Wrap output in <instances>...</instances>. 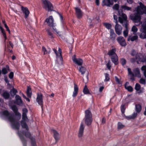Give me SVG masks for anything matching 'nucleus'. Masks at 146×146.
<instances>
[{"label": "nucleus", "mask_w": 146, "mask_h": 146, "mask_svg": "<svg viewBox=\"0 0 146 146\" xmlns=\"http://www.w3.org/2000/svg\"><path fill=\"white\" fill-rule=\"evenodd\" d=\"M36 101L41 106L42 109L43 107V102L42 100V95L41 93H38L36 99Z\"/></svg>", "instance_id": "f8f14e48"}, {"label": "nucleus", "mask_w": 146, "mask_h": 146, "mask_svg": "<svg viewBox=\"0 0 146 146\" xmlns=\"http://www.w3.org/2000/svg\"><path fill=\"white\" fill-rule=\"evenodd\" d=\"M124 127V125L122 124L120 122H118L117 124V128L119 129L123 128Z\"/></svg>", "instance_id": "ea45409f"}, {"label": "nucleus", "mask_w": 146, "mask_h": 146, "mask_svg": "<svg viewBox=\"0 0 146 146\" xmlns=\"http://www.w3.org/2000/svg\"><path fill=\"white\" fill-rule=\"evenodd\" d=\"M130 76V79L132 82L135 80L134 76L135 75L133 73L129 74Z\"/></svg>", "instance_id": "09e8293b"}, {"label": "nucleus", "mask_w": 146, "mask_h": 146, "mask_svg": "<svg viewBox=\"0 0 146 146\" xmlns=\"http://www.w3.org/2000/svg\"><path fill=\"white\" fill-rule=\"evenodd\" d=\"M14 76V73L13 72H11L9 74V77L10 79H12Z\"/></svg>", "instance_id": "13d9d810"}, {"label": "nucleus", "mask_w": 146, "mask_h": 146, "mask_svg": "<svg viewBox=\"0 0 146 146\" xmlns=\"http://www.w3.org/2000/svg\"><path fill=\"white\" fill-rule=\"evenodd\" d=\"M76 11V14L78 19H81L82 16V11L78 7L75 8Z\"/></svg>", "instance_id": "6ab92c4d"}, {"label": "nucleus", "mask_w": 146, "mask_h": 146, "mask_svg": "<svg viewBox=\"0 0 146 146\" xmlns=\"http://www.w3.org/2000/svg\"><path fill=\"white\" fill-rule=\"evenodd\" d=\"M122 27L121 26L117 23L116 24L115 26V31L117 34L119 35L121 33Z\"/></svg>", "instance_id": "dca6fc26"}, {"label": "nucleus", "mask_w": 146, "mask_h": 146, "mask_svg": "<svg viewBox=\"0 0 146 146\" xmlns=\"http://www.w3.org/2000/svg\"><path fill=\"white\" fill-rule=\"evenodd\" d=\"M59 15L60 16V20L61 21V23H62V25H63L64 23H63V17L60 14H59Z\"/></svg>", "instance_id": "69168bd1"}, {"label": "nucleus", "mask_w": 146, "mask_h": 146, "mask_svg": "<svg viewBox=\"0 0 146 146\" xmlns=\"http://www.w3.org/2000/svg\"><path fill=\"white\" fill-rule=\"evenodd\" d=\"M121 24H122V25L124 26L125 28V30L123 32V34L124 36L126 37L128 36V21L124 22L123 23Z\"/></svg>", "instance_id": "2eb2a0df"}, {"label": "nucleus", "mask_w": 146, "mask_h": 146, "mask_svg": "<svg viewBox=\"0 0 146 146\" xmlns=\"http://www.w3.org/2000/svg\"><path fill=\"white\" fill-rule=\"evenodd\" d=\"M8 70L10 71V70L9 66V65H6V68H4L2 69L1 72L2 74L5 75L6 74L8 73Z\"/></svg>", "instance_id": "bb28decb"}, {"label": "nucleus", "mask_w": 146, "mask_h": 146, "mask_svg": "<svg viewBox=\"0 0 146 146\" xmlns=\"http://www.w3.org/2000/svg\"><path fill=\"white\" fill-rule=\"evenodd\" d=\"M132 31L133 32L134 34H135L138 30L137 28L135 26H133L131 29Z\"/></svg>", "instance_id": "37998d69"}, {"label": "nucleus", "mask_w": 146, "mask_h": 146, "mask_svg": "<svg viewBox=\"0 0 146 146\" xmlns=\"http://www.w3.org/2000/svg\"><path fill=\"white\" fill-rule=\"evenodd\" d=\"M140 29L141 33L139 35V37L143 39L146 38V22H144L141 25Z\"/></svg>", "instance_id": "6e6552de"}, {"label": "nucleus", "mask_w": 146, "mask_h": 146, "mask_svg": "<svg viewBox=\"0 0 146 146\" xmlns=\"http://www.w3.org/2000/svg\"><path fill=\"white\" fill-rule=\"evenodd\" d=\"M136 12V13L131 14L130 17L134 23H138L140 22L141 19V15L143 14H146V6H145L142 3L140 2L139 6L137 7Z\"/></svg>", "instance_id": "f257e3e1"}, {"label": "nucleus", "mask_w": 146, "mask_h": 146, "mask_svg": "<svg viewBox=\"0 0 146 146\" xmlns=\"http://www.w3.org/2000/svg\"><path fill=\"white\" fill-rule=\"evenodd\" d=\"M22 115H27L28 110L26 108H23L22 110Z\"/></svg>", "instance_id": "8fccbe9b"}, {"label": "nucleus", "mask_w": 146, "mask_h": 146, "mask_svg": "<svg viewBox=\"0 0 146 146\" xmlns=\"http://www.w3.org/2000/svg\"><path fill=\"white\" fill-rule=\"evenodd\" d=\"M141 69L142 71H144V76L146 77V64L145 65H143L141 67Z\"/></svg>", "instance_id": "58836bf2"}, {"label": "nucleus", "mask_w": 146, "mask_h": 146, "mask_svg": "<svg viewBox=\"0 0 146 146\" xmlns=\"http://www.w3.org/2000/svg\"><path fill=\"white\" fill-rule=\"evenodd\" d=\"M117 40L120 46L124 47L126 46L127 44L123 36H119L118 37L117 39Z\"/></svg>", "instance_id": "9b49d317"}, {"label": "nucleus", "mask_w": 146, "mask_h": 146, "mask_svg": "<svg viewBox=\"0 0 146 146\" xmlns=\"http://www.w3.org/2000/svg\"><path fill=\"white\" fill-rule=\"evenodd\" d=\"M134 74L135 76L139 78H141V76L140 74L139 69L138 68L134 69L133 70Z\"/></svg>", "instance_id": "b1692460"}, {"label": "nucleus", "mask_w": 146, "mask_h": 146, "mask_svg": "<svg viewBox=\"0 0 146 146\" xmlns=\"http://www.w3.org/2000/svg\"><path fill=\"white\" fill-rule=\"evenodd\" d=\"M22 133L25 135V136L29 138L31 141V144L32 146H36V143L35 138L31 136L30 133L28 131H23Z\"/></svg>", "instance_id": "1a4fd4ad"}, {"label": "nucleus", "mask_w": 146, "mask_h": 146, "mask_svg": "<svg viewBox=\"0 0 146 146\" xmlns=\"http://www.w3.org/2000/svg\"><path fill=\"white\" fill-rule=\"evenodd\" d=\"M121 62L123 66H124L126 63V60L124 58H122L121 59Z\"/></svg>", "instance_id": "3c124183"}, {"label": "nucleus", "mask_w": 146, "mask_h": 146, "mask_svg": "<svg viewBox=\"0 0 146 146\" xmlns=\"http://www.w3.org/2000/svg\"><path fill=\"white\" fill-rule=\"evenodd\" d=\"M21 125L23 128H25L27 131L29 130V128L25 122L22 121L21 122Z\"/></svg>", "instance_id": "473e14b6"}, {"label": "nucleus", "mask_w": 146, "mask_h": 146, "mask_svg": "<svg viewBox=\"0 0 146 146\" xmlns=\"http://www.w3.org/2000/svg\"><path fill=\"white\" fill-rule=\"evenodd\" d=\"M83 92L84 94H89L90 93L89 90L87 88V86L86 85H85L84 86L83 90Z\"/></svg>", "instance_id": "c9c22d12"}, {"label": "nucleus", "mask_w": 146, "mask_h": 146, "mask_svg": "<svg viewBox=\"0 0 146 146\" xmlns=\"http://www.w3.org/2000/svg\"><path fill=\"white\" fill-rule=\"evenodd\" d=\"M11 109L16 115L17 116L20 118L21 117V113L18 112V109L15 105H13L11 107Z\"/></svg>", "instance_id": "f3484780"}, {"label": "nucleus", "mask_w": 146, "mask_h": 146, "mask_svg": "<svg viewBox=\"0 0 146 146\" xmlns=\"http://www.w3.org/2000/svg\"><path fill=\"white\" fill-rule=\"evenodd\" d=\"M137 62V64H139V62H145L146 64V56H143L141 54H137L135 56Z\"/></svg>", "instance_id": "9d476101"}, {"label": "nucleus", "mask_w": 146, "mask_h": 146, "mask_svg": "<svg viewBox=\"0 0 146 146\" xmlns=\"http://www.w3.org/2000/svg\"><path fill=\"white\" fill-rule=\"evenodd\" d=\"M53 133V136L55 140V143L58 141L60 139V135L59 133L55 130H52Z\"/></svg>", "instance_id": "aec40b11"}, {"label": "nucleus", "mask_w": 146, "mask_h": 146, "mask_svg": "<svg viewBox=\"0 0 146 146\" xmlns=\"http://www.w3.org/2000/svg\"><path fill=\"white\" fill-rule=\"evenodd\" d=\"M116 49L112 48L109 50L108 54L110 57L112 62L115 64L117 65L118 63V57L115 52Z\"/></svg>", "instance_id": "7ed1b4c3"}, {"label": "nucleus", "mask_w": 146, "mask_h": 146, "mask_svg": "<svg viewBox=\"0 0 146 146\" xmlns=\"http://www.w3.org/2000/svg\"><path fill=\"white\" fill-rule=\"evenodd\" d=\"M139 82L141 84H146L145 80L143 78H141L139 80Z\"/></svg>", "instance_id": "5fc2aeb1"}, {"label": "nucleus", "mask_w": 146, "mask_h": 146, "mask_svg": "<svg viewBox=\"0 0 146 146\" xmlns=\"http://www.w3.org/2000/svg\"><path fill=\"white\" fill-rule=\"evenodd\" d=\"M58 51L59 52L60 56V60H62L63 58L62 56V51L61 49L60 48H59Z\"/></svg>", "instance_id": "680f3d73"}, {"label": "nucleus", "mask_w": 146, "mask_h": 146, "mask_svg": "<svg viewBox=\"0 0 146 146\" xmlns=\"http://www.w3.org/2000/svg\"><path fill=\"white\" fill-rule=\"evenodd\" d=\"M141 106L140 104H138L135 105V110L136 112L139 113L141 111Z\"/></svg>", "instance_id": "cd10ccee"}, {"label": "nucleus", "mask_w": 146, "mask_h": 146, "mask_svg": "<svg viewBox=\"0 0 146 146\" xmlns=\"http://www.w3.org/2000/svg\"><path fill=\"white\" fill-rule=\"evenodd\" d=\"M135 89L136 91H138L141 89V86L138 83H136L135 86Z\"/></svg>", "instance_id": "c03bdc74"}, {"label": "nucleus", "mask_w": 146, "mask_h": 146, "mask_svg": "<svg viewBox=\"0 0 146 146\" xmlns=\"http://www.w3.org/2000/svg\"><path fill=\"white\" fill-rule=\"evenodd\" d=\"M2 118L8 120L11 123L12 127L14 129L19 130L20 126L19 123L16 120L13 114L10 113L8 111H3L1 115Z\"/></svg>", "instance_id": "f03ea898"}, {"label": "nucleus", "mask_w": 146, "mask_h": 146, "mask_svg": "<svg viewBox=\"0 0 146 146\" xmlns=\"http://www.w3.org/2000/svg\"><path fill=\"white\" fill-rule=\"evenodd\" d=\"M144 89H140L138 91H136V93L138 95H140L141 94L143 93V92Z\"/></svg>", "instance_id": "6e6d98bb"}, {"label": "nucleus", "mask_w": 146, "mask_h": 146, "mask_svg": "<svg viewBox=\"0 0 146 146\" xmlns=\"http://www.w3.org/2000/svg\"><path fill=\"white\" fill-rule=\"evenodd\" d=\"M85 123L87 125H90L92 121V114L89 110H87L85 111Z\"/></svg>", "instance_id": "20e7f679"}, {"label": "nucleus", "mask_w": 146, "mask_h": 146, "mask_svg": "<svg viewBox=\"0 0 146 146\" xmlns=\"http://www.w3.org/2000/svg\"><path fill=\"white\" fill-rule=\"evenodd\" d=\"M17 92L16 89L13 88L10 90V93L11 96H14L16 95Z\"/></svg>", "instance_id": "e433bc0d"}, {"label": "nucleus", "mask_w": 146, "mask_h": 146, "mask_svg": "<svg viewBox=\"0 0 146 146\" xmlns=\"http://www.w3.org/2000/svg\"><path fill=\"white\" fill-rule=\"evenodd\" d=\"M137 60L136 57L135 58H132L131 59L130 61L132 63H134Z\"/></svg>", "instance_id": "0e129e2a"}, {"label": "nucleus", "mask_w": 146, "mask_h": 146, "mask_svg": "<svg viewBox=\"0 0 146 146\" xmlns=\"http://www.w3.org/2000/svg\"><path fill=\"white\" fill-rule=\"evenodd\" d=\"M86 69L83 66L80 67L79 69V71L81 73L82 75L84 74L85 73Z\"/></svg>", "instance_id": "72a5a7b5"}, {"label": "nucleus", "mask_w": 146, "mask_h": 146, "mask_svg": "<svg viewBox=\"0 0 146 146\" xmlns=\"http://www.w3.org/2000/svg\"><path fill=\"white\" fill-rule=\"evenodd\" d=\"M119 7V5L118 4H115L113 7V9L116 10H118Z\"/></svg>", "instance_id": "603ef678"}, {"label": "nucleus", "mask_w": 146, "mask_h": 146, "mask_svg": "<svg viewBox=\"0 0 146 146\" xmlns=\"http://www.w3.org/2000/svg\"><path fill=\"white\" fill-rule=\"evenodd\" d=\"M107 67L109 70H110L111 67V62L110 60L108 61V63L106 64Z\"/></svg>", "instance_id": "864d4df0"}, {"label": "nucleus", "mask_w": 146, "mask_h": 146, "mask_svg": "<svg viewBox=\"0 0 146 146\" xmlns=\"http://www.w3.org/2000/svg\"><path fill=\"white\" fill-rule=\"evenodd\" d=\"M115 81L117 83V84H119L121 85V83L119 79L118 78V77L117 76H115Z\"/></svg>", "instance_id": "49530a36"}, {"label": "nucleus", "mask_w": 146, "mask_h": 146, "mask_svg": "<svg viewBox=\"0 0 146 146\" xmlns=\"http://www.w3.org/2000/svg\"><path fill=\"white\" fill-rule=\"evenodd\" d=\"M136 54V52L134 50H132L131 52V55L132 56H134Z\"/></svg>", "instance_id": "774afa93"}, {"label": "nucleus", "mask_w": 146, "mask_h": 146, "mask_svg": "<svg viewBox=\"0 0 146 146\" xmlns=\"http://www.w3.org/2000/svg\"><path fill=\"white\" fill-rule=\"evenodd\" d=\"M121 7L122 9H123L125 10L131 11V8L128 7L125 5H121Z\"/></svg>", "instance_id": "f704fd0d"}, {"label": "nucleus", "mask_w": 146, "mask_h": 146, "mask_svg": "<svg viewBox=\"0 0 146 146\" xmlns=\"http://www.w3.org/2000/svg\"><path fill=\"white\" fill-rule=\"evenodd\" d=\"M22 121H28L29 119L28 118L27 115H22Z\"/></svg>", "instance_id": "de8ad7c7"}, {"label": "nucleus", "mask_w": 146, "mask_h": 146, "mask_svg": "<svg viewBox=\"0 0 146 146\" xmlns=\"http://www.w3.org/2000/svg\"><path fill=\"white\" fill-rule=\"evenodd\" d=\"M45 21L47 23L49 26L52 27L53 30L56 32L57 34H59V33L60 32H58L56 28L55 27L56 25L54 23V19L52 16H49L48 18L45 20Z\"/></svg>", "instance_id": "39448f33"}, {"label": "nucleus", "mask_w": 146, "mask_h": 146, "mask_svg": "<svg viewBox=\"0 0 146 146\" xmlns=\"http://www.w3.org/2000/svg\"><path fill=\"white\" fill-rule=\"evenodd\" d=\"M42 51L44 52V54H47V52L46 50V48L42 46Z\"/></svg>", "instance_id": "bf43d9fd"}, {"label": "nucleus", "mask_w": 146, "mask_h": 146, "mask_svg": "<svg viewBox=\"0 0 146 146\" xmlns=\"http://www.w3.org/2000/svg\"><path fill=\"white\" fill-rule=\"evenodd\" d=\"M127 70L128 71V74L129 75L133 73L132 72L131 69L130 68H128L127 69Z\"/></svg>", "instance_id": "338daca9"}, {"label": "nucleus", "mask_w": 146, "mask_h": 146, "mask_svg": "<svg viewBox=\"0 0 146 146\" xmlns=\"http://www.w3.org/2000/svg\"><path fill=\"white\" fill-rule=\"evenodd\" d=\"M113 19L114 20V22L116 24L117 23V17L116 15H113Z\"/></svg>", "instance_id": "e2e57ef3"}, {"label": "nucleus", "mask_w": 146, "mask_h": 146, "mask_svg": "<svg viewBox=\"0 0 146 146\" xmlns=\"http://www.w3.org/2000/svg\"><path fill=\"white\" fill-rule=\"evenodd\" d=\"M125 110V105L124 104L122 105L121 106V110L122 114H124Z\"/></svg>", "instance_id": "79ce46f5"}, {"label": "nucleus", "mask_w": 146, "mask_h": 146, "mask_svg": "<svg viewBox=\"0 0 146 146\" xmlns=\"http://www.w3.org/2000/svg\"><path fill=\"white\" fill-rule=\"evenodd\" d=\"M16 100L15 102V103L18 105H20L22 103V101L21 97L18 95H16L15 96Z\"/></svg>", "instance_id": "4be33fe9"}, {"label": "nucleus", "mask_w": 146, "mask_h": 146, "mask_svg": "<svg viewBox=\"0 0 146 146\" xmlns=\"http://www.w3.org/2000/svg\"><path fill=\"white\" fill-rule=\"evenodd\" d=\"M105 79L104 80L105 82L108 81L110 80V76L108 74L106 73L105 74Z\"/></svg>", "instance_id": "a18cd8bd"}, {"label": "nucleus", "mask_w": 146, "mask_h": 146, "mask_svg": "<svg viewBox=\"0 0 146 146\" xmlns=\"http://www.w3.org/2000/svg\"><path fill=\"white\" fill-rule=\"evenodd\" d=\"M2 96L5 99H8L10 97V94L9 92L6 91L4 92L2 95Z\"/></svg>", "instance_id": "2f4dec72"}, {"label": "nucleus", "mask_w": 146, "mask_h": 146, "mask_svg": "<svg viewBox=\"0 0 146 146\" xmlns=\"http://www.w3.org/2000/svg\"><path fill=\"white\" fill-rule=\"evenodd\" d=\"M137 113L136 112H134L131 115L132 119H134L137 116Z\"/></svg>", "instance_id": "4d7b16f0"}, {"label": "nucleus", "mask_w": 146, "mask_h": 146, "mask_svg": "<svg viewBox=\"0 0 146 146\" xmlns=\"http://www.w3.org/2000/svg\"><path fill=\"white\" fill-rule=\"evenodd\" d=\"M17 134L18 135L21 142H22L23 146H27V140L24 138V137L20 133L19 131H18Z\"/></svg>", "instance_id": "a211bd4d"}, {"label": "nucleus", "mask_w": 146, "mask_h": 146, "mask_svg": "<svg viewBox=\"0 0 146 146\" xmlns=\"http://www.w3.org/2000/svg\"><path fill=\"white\" fill-rule=\"evenodd\" d=\"M128 83V82H127L124 85V86L125 88L127 89V91L130 92H132L133 90V88L131 86H127L126 85L127 83Z\"/></svg>", "instance_id": "7c9ffc66"}, {"label": "nucleus", "mask_w": 146, "mask_h": 146, "mask_svg": "<svg viewBox=\"0 0 146 146\" xmlns=\"http://www.w3.org/2000/svg\"><path fill=\"white\" fill-rule=\"evenodd\" d=\"M21 9L23 12L25 14V18H27L30 13L29 10L27 8L23 6L21 7Z\"/></svg>", "instance_id": "5701e85b"}, {"label": "nucleus", "mask_w": 146, "mask_h": 146, "mask_svg": "<svg viewBox=\"0 0 146 146\" xmlns=\"http://www.w3.org/2000/svg\"><path fill=\"white\" fill-rule=\"evenodd\" d=\"M104 25L108 29L110 30L111 29V25L110 24L108 23H104Z\"/></svg>", "instance_id": "4c0bfd02"}, {"label": "nucleus", "mask_w": 146, "mask_h": 146, "mask_svg": "<svg viewBox=\"0 0 146 146\" xmlns=\"http://www.w3.org/2000/svg\"><path fill=\"white\" fill-rule=\"evenodd\" d=\"M84 126L82 122H81L79 127L78 136L79 138H81L82 137L84 132Z\"/></svg>", "instance_id": "4468645a"}, {"label": "nucleus", "mask_w": 146, "mask_h": 146, "mask_svg": "<svg viewBox=\"0 0 146 146\" xmlns=\"http://www.w3.org/2000/svg\"><path fill=\"white\" fill-rule=\"evenodd\" d=\"M78 88L77 85L75 84H74V91L73 92L72 96L73 97H76L77 95L78 92Z\"/></svg>", "instance_id": "393cba45"}, {"label": "nucleus", "mask_w": 146, "mask_h": 146, "mask_svg": "<svg viewBox=\"0 0 146 146\" xmlns=\"http://www.w3.org/2000/svg\"><path fill=\"white\" fill-rule=\"evenodd\" d=\"M138 36L136 35H134L133 36H129L127 38V40L129 41L131 40V41H134L137 39Z\"/></svg>", "instance_id": "c85d7f7f"}, {"label": "nucleus", "mask_w": 146, "mask_h": 146, "mask_svg": "<svg viewBox=\"0 0 146 146\" xmlns=\"http://www.w3.org/2000/svg\"><path fill=\"white\" fill-rule=\"evenodd\" d=\"M113 2H111L110 0H103L102 3V6H106L107 7H110L113 5Z\"/></svg>", "instance_id": "412c9836"}, {"label": "nucleus", "mask_w": 146, "mask_h": 146, "mask_svg": "<svg viewBox=\"0 0 146 146\" xmlns=\"http://www.w3.org/2000/svg\"><path fill=\"white\" fill-rule=\"evenodd\" d=\"M118 15L121 17H119V21L121 23H122L124 22L127 21V15L123 13V11L122 9H118Z\"/></svg>", "instance_id": "423d86ee"}, {"label": "nucleus", "mask_w": 146, "mask_h": 146, "mask_svg": "<svg viewBox=\"0 0 146 146\" xmlns=\"http://www.w3.org/2000/svg\"><path fill=\"white\" fill-rule=\"evenodd\" d=\"M44 4V8L48 11H50L53 10V7L52 3L49 1L47 0H42Z\"/></svg>", "instance_id": "0eeeda50"}, {"label": "nucleus", "mask_w": 146, "mask_h": 146, "mask_svg": "<svg viewBox=\"0 0 146 146\" xmlns=\"http://www.w3.org/2000/svg\"><path fill=\"white\" fill-rule=\"evenodd\" d=\"M4 80L5 82L7 84V85H9V80L7 78V76H5L4 77Z\"/></svg>", "instance_id": "052dcab7"}, {"label": "nucleus", "mask_w": 146, "mask_h": 146, "mask_svg": "<svg viewBox=\"0 0 146 146\" xmlns=\"http://www.w3.org/2000/svg\"><path fill=\"white\" fill-rule=\"evenodd\" d=\"M27 96L28 98H30L31 97L32 91L30 86H28L27 91Z\"/></svg>", "instance_id": "c756f323"}, {"label": "nucleus", "mask_w": 146, "mask_h": 146, "mask_svg": "<svg viewBox=\"0 0 146 146\" xmlns=\"http://www.w3.org/2000/svg\"><path fill=\"white\" fill-rule=\"evenodd\" d=\"M110 37L111 40L114 41L115 39L116 35L115 33L114 30L112 29H111L110 31Z\"/></svg>", "instance_id": "a878e982"}, {"label": "nucleus", "mask_w": 146, "mask_h": 146, "mask_svg": "<svg viewBox=\"0 0 146 146\" xmlns=\"http://www.w3.org/2000/svg\"><path fill=\"white\" fill-rule=\"evenodd\" d=\"M46 31L47 33V34L49 38H53V34L52 33L50 32L49 30L47 29L46 30Z\"/></svg>", "instance_id": "a19ab883"}, {"label": "nucleus", "mask_w": 146, "mask_h": 146, "mask_svg": "<svg viewBox=\"0 0 146 146\" xmlns=\"http://www.w3.org/2000/svg\"><path fill=\"white\" fill-rule=\"evenodd\" d=\"M72 60L74 62L79 66H81L83 63L82 60L80 58H77L75 55H74L72 57Z\"/></svg>", "instance_id": "ddd939ff"}]
</instances>
